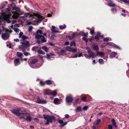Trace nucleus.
<instances>
[{"mask_svg":"<svg viewBox=\"0 0 129 129\" xmlns=\"http://www.w3.org/2000/svg\"><path fill=\"white\" fill-rule=\"evenodd\" d=\"M11 111L16 116H19V118L20 119H23L29 122L31 121V117L30 115L27 116L26 118L25 117V115L28 113L27 110H25L21 112L20 109L19 108L11 110Z\"/></svg>","mask_w":129,"mask_h":129,"instance_id":"f257e3e1","label":"nucleus"},{"mask_svg":"<svg viewBox=\"0 0 129 129\" xmlns=\"http://www.w3.org/2000/svg\"><path fill=\"white\" fill-rule=\"evenodd\" d=\"M43 34V31L41 30H39L37 31V34L35 35V38L37 39L38 43H40L41 42H46L47 40L45 39L44 37L40 34Z\"/></svg>","mask_w":129,"mask_h":129,"instance_id":"f03ea898","label":"nucleus"},{"mask_svg":"<svg viewBox=\"0 0 129 129\" xmlns=\"http://www.w3.org/2000/svg\"><path fill=\"white\" fill-rule=\"evenodd\" d=\"M24 17H31L33 18H37V21L38 22H41L43 19V17L38 14L34 13H26L25 14Z\"/></svg>","mask_w":129,"mask_h":129,"instance_id":"7ed1b4c3","label":"nucleus"},{"mask_svg":"<svg viewBox=\"0 0 129 129\" xmlns=\"http://www.w3.org/2000/svg\"><path fill=\"white\" fill-rule=\"evenodd\" d=\"M43 116L44 118L46 120L47 122L45 123L46 125L49 124V122L52 123V122L53 120L54 119V116L52 115L49 116L44 114Z\"/></svg>","mask_w":129,"mask_h":129,"instance_id":"20e7f679","label":"nucleus"},{"mask_svg":"<svg viewBox=\"0 0 129 129\" xmlns=\"http://www.w3.org/2000/svg\"><path fill=\"white\" fill-rule=\"evenodd\" d=\"M8 13V12H6V13H2L1 14L4 23H5V21H7L8 23H10L11 22V21L8 19L10 16L9 15Z\"/></svg>","mask_w":129,"mask_h":129,"instance_id":"39448f33","label":"nucleus"},{"mask_svg":"<svg viewBox=\"0 0 129 129\" xmlns=\"http://www.w3.org/2000/svg\"><path fill=\"white\" fill-rule=\"evenodd\" d=\"M6 9L7 10V12H8V14L10 16L12 15V14H13V15L12 16V17L13 18H16L18 17L19 16V14L16 12H12L9 13V12L10 10V8H9L8 9Z\"/></svg>","mask_w":129,"mask_h":129,"instance_id":"423d86ee","label":"nucleus"},{"mask_svg":"<svg viewBox=\"0 0 129 129\" xmlns=\"http://www.w3.org/2000/svg\"><path fill=\"white\" fill-rule=\"evenodd\" d=\"M86 50L87 51L88 53L89 54L90 59L91 57L94 58L95 56H96V55H95L94 53L92 52L89 48H86Z\"/></svg>","mask_w":129,"mask_h":129,"instance_id":"0eeeda50","label":"nucleus"},{"mask_svg":"<svg viewBox=\"0 0 129 129\" xmlns=\"http://www.w3.org/2000/svg\"><path fill=\"white\" fill-rule=\"evenodd\" d=\"M23 33L22 32H20L19 34V38H21L22 40L27 39L28 37L23 35Z\"/></svg>","mask_w":129,"mask_h":129,"instance_id":"6e6552de","label":"nucleus"},{"mask_svg":"<svg viewBox=\"0 0 129 129\" xmlns=\"http://www.w3.org/2000/svg\"><path fill=\"white\" fill-rule=\"evenodd\" d=\"M2 37L3 40H6L8 39L9 37V35L7 33H4L2 35Z\"/></svg>","mask_w":129,"mask_h":129,"instance_id":"1a4fd4ad","label":"nucleus"},{"mask_svg":"<svg viewBox=\"0 0 129 129\" xmlns=\"http://www.w3.org/2000/svg\"><path fill=\"white\" fill-rule=\"evenodd\" d=\"M96 53L98 55H99L101 56L102 57H103L104 58H108L107 56L103 57L105 55V53L102 51L97 52Z\"/></svg>","mask_w":129,"mask_h":129,"instance_id":"9d476101","label":"nucleus"},{"mask_svg":"<svg viewBox=\"0 0 129 129\" xmlns=\"http://www.w3.org/2000/svg\"><path fill=\"white\" fill-rule=\"evenodd\" d=\"M36 102L39 104H45L46 103V101L45 100H41L39 98H37Z\"/></svg>","mask_w":129,"mask_h":129,"instance_id":"9b49d317","label":"nucleus"},{"mask_svg":"<svg viewBox=\"0 0 129 129\" xmlns=\"http://www.w3.org/2000/svg\"><path fill=\"white\" fill-rule=\"evenodd\" d=\"M14 3H13L11 5V7L12 8L13 10H15L18 12H19L20 11V9L18 7H17L16 6H13V5Z\"/></svg>","mask_w":129,"mask_h":129,"instance_id":"f8f14e48","label":"nucleus"},{"mask_svg":"<svg viewBox=\"0 0 129 129\" xmlns=\"http://www.w3.org/2000/svg\"><path fill=\"white\" fill-rule=\"evenodd\" d=\"M107 44H109L110 46H113L117 49H120V48L119 47L116 45V44L112 42H108V43Z\"/></svg>","mask_w":129,"mask_h":129,"instance_id":"ddd939ff","label":"nucleus"},{"mask_svg":"<svg viewBox=\"0 0 129 129\" xmlns=\"http://www.w3.org/2000/svg\"><path fill=\"white\" fill-rule=\"evenodd\" d=\"M66 101L68 103H72V102L73 98L72 97L70 96H67L66 99Z\"/></svg>","mask_w":129,"mask_h":129,"instance_id":"4468645a","label":"nucleus"},{"mask_svg":"<svg viewBox=\"0 0 129 129\" xmlns=\"http://www.w3.org/2000/svg\"><path fill=\"white\" fill-rule=\"evenodd\" d=\"M82 56V53H77L75 54L74 55L71 56V57L73 58H77V57H80Z\"/></svg>","mask_w":129,"mask_h":129,"instance_id":"2eb2a0df","label":"nucleus"},{"mask_svg":"<svg viewBox=\"0 0 129 129\" xmlns=\"http://www.w3.org/2000/svg\"><path fill=\"white\" fill-rule=\"evenodd\" d=\"M22 46L25 47H27L29 45V41H26L25 42H21Z\"/></svg>","mask_w":129,"mask_h":129,"instance_id":"dca6fc26","label":"nucleus"},{"mask_svg":"<svg viewBox=\"0 0 129 129\" xmlns=\"http://www.w3.org/2000/svg\"><path fill=\"white\" fill-rule=\"evenodd\" d=\"M17 55L20 58L21 60H23L22 56L23 55V53L21 52H17L16 53Z\"/></svg>","mask_w":129,"mask_h":129,"instance_id":"f3484780","label":"nucleus"},{"mask_svg":"<svg viewBox=\"0 0 129 129\" xmlns=\"http://www.w3.org/2000/svg\"><path fill=\"white\" fill-rule=\"evenodd\" d=\"M117 54V52H112L110 54V57L111 58L114 57L116 56Z\"/></svg>","mask_w":129,"mask_h":129,"instance_id":"a211bd4d","label":"nucleus"},{"mask_svg":"<svg viewBox=\"0 0 129 129\" xmlns=\"http://www.w3.org/2000/svg\"><path fill=\"white\" fill-rule=\"evenodd\" d=\"M51 30L54 33H58L59 32L58 31L55 30V27L54 26H52V28Z\"/></svg>","mask_w":129,"mask_h":129,"instance_id":"6ab92c4d","label":"nucleus"},{"mask_svg":"<svg viewBox=\"0 0 129 129\" xmlns=\"http://www.w3.org/2000/svg\"><path fill=\"white\" fill-rule=\"evenodd\" d=\"M93 48L95 50L98 51L99 49L98 48V46L97 44H94L93 45Z\"/></svg>","mask_w":129,"mask_h":129,"instance_id":"aec40b11","label":"nucleus"},{"mask_svg":"<svg viewBox=\"0 0 129 129\" xmlns=\"http://www.w3.org/2000/svg\"><path fill=\"white\" fill-rule=\"evenodd\" d=\"M112 123L113 125L116 128H117V126L116 125V122L114 119H112L111 120Z\"/></svg>","mask_w":129,"mask_h":129,"instance_id":"412c9836","label":"nucleus"},{"mask_svg":"<svg viewBox=\"0 0 129 129\" xmlns=\"http://www.w3.org/2000/svg\"><path fill=\"white\" fill-rule=\"evenodd\" d=\"M54 102L56 104H60V102L59 100L57 98H56L54 100Z\"/></svg>","mask_w":129,"mask_h":129,"instance_id":"4be33fe9","label":"nucleus"},{"mask_svg":"<svg viewBox=\"0 0 129 129\" xmlns=\"http://www.w3.org/2000/svg\"><path fill=\"white\" fill-rule=\"evenodd\" d=\"M107 1H110V2L108 4V6L110 7H114L115 6V5L110 0H106Z\"/></svg>","mask_w":129,"mask_h":129,"instance_id":"5701e85b","label":"nucleus"},{"mask_svg":"<svg viewBox=\"0 0 129 129\" xmlns=\"http://www.w3.org/2000/svg\"><path fill=\"white\" fill-rule=\"evenodd\" d=\"M38 61V59H34L32 60L31 62V63L32 64H34L36 63Z\"/></svg>","mask_w":129,"mask_h":129,"instance_id":"b1692460","label":"nucleus"},{"mask_svg":"<svg viewBox=\"0 0 129 129\" xmlns=\"http://www.w3.org/2000/svg\"><path fill=\"white\" fill-rule=\"evenodd\" d=\"M38 53L39 54H44L45 53L43 51L41 50V48H40L38 51Z\"/></svg>","mask_w":129,"mask_h":129,"instance_id":"393cba45","label":"nucleus"},{"mask_svg":"<svg viewBox=\"0 0 129 129\" xmlns=\"http://www.w3.org/2000/svg\"><path fill=\"white\" fill-rule=\"evenodd\" d=\"M53 82V81L50 80H47L46 81V83L48 85H50L52 84Z\"/></svg>","mask_w":129,"mask_h":129,"instance_id":"a878e982","label":"nucleus"},{"mask_svg":"<svg viewBox=\"0 0 129 129\" xmlns=\"http://www.w3.org/2000/svg\"><path fill=\"white\" fill-rule=\"evenodd\" d=\"M42 48L46 52L48 51V50H49V48L46 46H43Z\"/></svg>","mask_w":129,"mask_h":129,"instance_id":"bb28decb","label":"nucleus"},{"mask_svg":"<svg viewBox=\"0 0 129 129\" xmlns=\"http://www.w3.org/2000/svg\"><path fill=\"white\" fill-rule=\"evenodd\" d=\"M14 62L15 64H19L20 63L19 62V59L18 58L16 59L14 61Z\"/></svg>","mask_w":129,"mask_h":129,"instance_id":"cd10ccee","label":"nucleus"},{"mask_svg":"<svg viewBox=\"0 0 129 129\" xmlns=\"http://www.w3.org/2000/svg\"><path fill=\"white\" fill-rule=\"evenodd\" d=\"M59 27L60 29L62 30L65 28L66 27V26L64 24L63 25L59 26Z\"/></svg>","mask_w":129,"mask_h":129,"instance_id":"c85d7f7f","label":"nucleus"},{"mask_svg":"<svg viewBox=\"0 0 129 129\" xmlns=\"http://www.w3.org/2000/svg\"><path fill=\"white\" fill-rule=\"evenodd\" d=\"M80 34L82 36L85 37H87V33H85L83 32H80Z\"/></svg>","mask_w":129,"mask_h":129,"instance_id":"c756f323","label":"nucleus"},{"mask_svg":"<svg viewBox=\"0 0 129 129\" xmlns=\"http://www.w3.org/2000/svg\"><path fill=\"white\" fill-rule=\"evenodd\" d=\"M99 62L100 64H103L104 63V61L102 59H99Z\"/></svg>","mask_w":129,"mask_h":129,"instance_id":"7c9ffc66","label":"nucleus"},{"mask_svg":"<svg viewBox=\"0 0 129 129\" xmlns=\"http://www.w3.org/2000/svg\"><path fill=\"white\" fill-rule=\"evenodd\" d=\"M23 51L24 52V55H25L27 56L28 55H30V53H29L27 52H25L24 50H23Z\"/></svg>","mask_w":129,"mask_h":129,"instance_id":"2f4dec72","label":"nucleus"},{"mask_svg":"<svg viewBox=\"0 0 129 129\" xmlns=\"http://www.w3.org/2000/svg\"><path fill=\"white\" fill-rule=\"evenodd\" d=\"M38 47L37 46L33 47L32 49V50L33 51H36Z\"/></svg>","mask_w":129,"mask_h":129,"instance_id":"473e14b6","label":"nucleus"},{"mask_svg":"<svg viewBox=\"0 0 129 129\" xmlns=\"http://www.w3.org/2000/svg\"><path fill=\"white\" fill-rule=\"evenodd\" d=\"M56 90H55L53 91L51 93V94L52 95L54 96L56 95L57 94V93L56 92Z\"/></svg>","mask_w":129,"mask_h":129,"instance_id":"72a5a7b5","label":"nucleus"},{"mask_svg":"<svg viewBox=\"0 0 129 129\" xmlns=\"http://www.w3.org/2000/svg\"><path fill=\"white\" fill-rule=\"evenodd\" d=\"M3 17L2 16V17H0V18L1 19V20H0V24H4V23H2V22L3 21Z\"/></svg>","mask_w":129,"mask_h":129,"instance_id":"f704fd0d","label":"nucleus"},{"mask_svg":"<svg viewBox=\"0 0 129 129\" xmlns=\"http://www.w3.org/2000/svg\"><path fill=\"white\" fill-rule=\"evenodd\" d=\"M74 45V47L76 46V44L74 42H71L70 44V46L72 47V46Z\"/></svg>","mask_w":129,"mask_h":129,"instance_id":"c9c22d12","label":"nucleus"},{"mask_svg":"<svg viewBox=\"0 0 129 129\" xmlns=\"http://www.w3.org/2000/svg\"><path fill=\"white\" fill-rule=\"evenodd\" d=\"M72 48L69 47H67L66 48V49L69 51H71V50Z\"/></svg>","mask_w":129,"mask_h":129,"instance_id":"e433bc0d","label":"nucleus"},{"mask_svg":"<svg viewBox=\"0 0 129 129\" xmlns=\"http://www.w3.org/2000/svg\"><path fill=\"white\" fill-rule=\"evenodd\" d=\"M77 51L76 49L75 48H72L71 50V51L73 52H76Z\"/></svg>","mask_w":129,"mask_h":129,"instance_id":"4c0bfd02","label":"nucleus"},{"mask_svg":"<svg viewBox=\"0 0 129 129\" xmlns=\"http://www.w3.org/2000/svg\"><path fill=\"white\" fill-rule=\"evenodd\" d=\"M13 29L15 31L16 33L19 32V29L17 28H14Z\"/></svg>","mask_w":129,"mask_h":129,"instance_id":"58836bf2","label":"nucleus"},{"mask_svg":"<svg viewBox=\"0 0 129 129\" xmlns=\"http://www.w3.org/2000/svg\"><path fill=\"white\" fill-rule=\"evenodd\" d=\"M58 121L60 124H62L63 123V121L61 120L58 119Z\"/></svg>","mask_w":129,"mask_h":129,"instance_id":"ea45409f","label":"nucleus"},{"mask_svg":"<svg viewBox=\"0 0 129 129\" xmlns=\"http://www.w3.org/2000/svg\"><path fill=\"white\" fill-rule=\"evenodd\" d=\"M81 108L80 107H79L77 108H76V110L78 111H81Z\"/></svg>","mask_w":129,"mask_h":129,"instance_id":"a19ab883","label":"nucleus"},{"mask_svg":"<svg viewBox=\"0 0 129 129\" xmlns=\"http://www.w3.org/2000/svg\"><path fill=\"white\" fill-rule=\"evenodd\" d=\"M124 2L129 4V0H120Z\"/></svg>","mask_w":129,"mask_h":129,"instance_id":"79ce46f5","label":"nucleus"},{"mask_svg":"<svg viewBox=\"0 0 129 129\" xmlns=\"http://www.w3.org/2000/svg\"><path fill=\"white\" fill-rule=\"evenodd\" d=\"M40 84L42 86H43L45 84V83L42 81H40Z\"/></svg>","mask_w":129,"mask_h":129,"instance_id":"37998d69","label":"nucleus"},{"mask_svg":"<svg viewBox=\"0 0 129 129\" xmlns=\"http://www.w3.org/2000/svg\"><path fill=\"white\" fill-rule=\"evenodd\" d=\"M33 27L32 26H31L29 27L28 28V31L29 32H31L33 29Z\"/></svg>","mask_w":129,"mask_h":129,"instance_id":"c03bdc74","label":"nucleus"},{"mask_svg":"<svg viewBox=\"0 0 129 129\" xmlns=\"http://www.w3.org/2000/svg\"><path fill=\"white\" fill-rule=\"evenodd\" d=\"M82 39L83 40H84L86 42H88V40L85 37H83L82 38Z\"/></svg>","mask_w":129,"mask_h":129,"instance_id":"a18cd8bd","label":"nucleus"},{"mask_svg":"<svg viewBox=\"0 0 129 129\" xmlns=\"http://www.w3.org/2000/svg\"><path fill=\"white\" fill-rule=\"evenodd\" d=\"M90 33L91 35L93 34L94 33V31L93 29H90Z\"/></svg>","mask_w":129,"mask_h":129,"instance_id":"49530a36","label":"nucleus"},{"mask_svg":"<svg viewBox=\"0 0 129 129\" xmlns=\"http://www.w3.org/2000/svg\"><path fill=\"white\" fill-rule=\"evenodd\" d=\"M84 55L86 58L87 59H90L89 56V55H87V54H84Z\"/></svg>","mask_w":129,"mask_h":129,"instance_id":"de8ad7c7","label":"nucleus"},{"mask_svg":"<svg viewBox=\"0 0 129 129\" xmlns=\"http://www.w3.org/2000/svg\"><path fill=\"white\" fill-rule=\"evenodd\" d=\"M111 11L113 13L116 12V10L115 8H113L111 9Z\"/></svg>","mask_w":129,"mask_h":129,"instance_id":"09e8293b","label":"nucleus"},{"mask_svg":"<svg viewBox=\"0 0 129 129\" xmlns=\"http://www.w3.org/2000/svg\"><path fill=\"white\" fill-rule=\"evenodd\" d=\"M108 127L109 129H112L113 128L111 124H109Z\"/></svg>","mask_w":129,"mask_h":129,"instance_id":"8fccbe9b","label":"nucleus"},{"mask_svg":"<svg viewBox=\"0 0 129 129\" xmlns=\"http://www.w3.org/2000/svg\"><path fill=\"white\" fill-rule=\"evenodd\" d=\"M101 122V120L99 119L97 120L96 121V125L98 124Z\"/></svg>","mask_w":129,"mask_h":129,"instance_id":"3c124183","label":"nucleus"},{"mask_svg":"<svg viewBox=\"0 0 129 129\" xmlns=\"http://www.w3.org/2000/svg\"><path fill=\"white\" fill-rule=\"evenodd\" d=\"M88 108V107L87 106L84 107L83 108V109L84 110H86Z\"/></svg>","mask_w":129,"mask_h":129,"instance_id":"603ef678","label":"nucleus"},{"mask_svg":"<svg viewBox=\"0 0 129 129\" xmlns=\"http://www.w3.org/2000/svg\"><path fill=\"white\" fill-rule=\"evenodd\" d=\"M34 120L35 121L38 122L39 121V119L37 118H35L34 119Z\"/></svg>","mask_w":129,"mask_h":129,"instance_id":"864d4df0","label":"nucleus"},{"mask_svg":"<svg viewBox=\"0 0 129 129\" xmlns=\"http://www.w3.org/2000/svg\"><path fill=\"white\" fill-rule=\"evenodd\" d=\"M68 121L67 122H65V123H64L63 124L61 125V126H63L64 125H66L68 123Z\"/></svg>","mask_w":129,"mask_h":129,"instance_id":"5fc2aeb1","label":"nucleus"},{"mask_svg":"<svg viewBox=\"0 0 129 129\" xmlns=\"http://www.w3.org/2000/svg\"><path fill=\"white\" fill-rule=\"evenodd\" d=\"M55 36L53 34H52L51 35V39H53L55 37Z\"/></svg>","mask_w":129,"mask_h":129,"instance_id":"6e6d98bb","label":"nucleus"},{"mask_svg":"<svg viewBox=\"0 0 129 129\" xmlns=\"http://www.w3.org/2000/svg\"><path fill=\"white\" fill-rule=\"evenodd\" d=\"M46 57L48 59H49L50 58V55L49 54H47Z\"/></svg>","mask_w":129,"mask_h":129,"instance_id":"4d7b16f0","label":"nucleus"},{"mask_svg":"<svg viewBox=\"0 0 129 129\" xmlns=\"http://www.w3.org/2000/svg\"><path fill=\"white\" fill-rule=\"evenodd\" d=\"M109 40V39L108 38H105L104 39V41H108Z\"/></svg>","mask_w":129,"mask_h":129,"instance_id":"13d9d810","label":"nucleus"},{"mask_svg":"<svg viewBox=\"0 0 129 129\" xmlns=\"http://www.w3.org/2000/svg\"><path fill=\"white\" fill-rule=\"evenodd\" d=\"M95 39L96 40H99V38H98V36L96 35L94 37Z\"/></svg>","mask_w":129,"mask_h":129,"instance_id":"bf43d9fd","label":"nucleus"},{"mask_svg":"<svg viewBox=\"0 0 129 129\" xmlns=\"http://www.w3.org/2000/svg\"><path fill=\"white\" fill-rule=\"evenodd\" d=\"M69 114H66L65 115V117L66 118H68L69 117Z\"/></svg>","mask_w":129,"mask_h":129,"instance_id":"052dcab7","label":"nucleus"},{"mask_svg":"<svg viewBox=\"0 0 129 129\" xmlns=\"http://www.w3.org/2000/svg\"><path fill=\"white\" fill-rule=\"evenodd\" d=\"M77 33H73L72 35V36L73 37V38H74L76 35Z\"/></svg>","mask_w":129,"mask_h":129,"instance_id":"680f3d73","label":"nucleus"},{"mask_svg":"<svg viewBox=\"0 0 129 129\" xmlns=\"http://www.w3.org/2000/svg\"><path fill=\"white\" fill-rule=\"evenodd\" d=\"M86 96H84V97H82L81 99L83 101H84L86 99Z\"/></svg>","mask_w":129,"mask_h":129,"instance_id":"e2e57ef3","label":"nucleus"},{"mask_svg":"<svg viewBox=\"0 0 129 129\" xmlns=\"http://www.w3.org/2000/svg\"><path fill=\"white\" fill-rule=\"evenodd\" d=\"M65 51L63 50H61V54H62L63 53H65Z\"/></svg>","mask_w":129,"mask_h":129,"instance_id":"0e129e2a","label":"nucleus"},{"mask_svg":"<svg viewBox=\"0 0 129 129\" xmlns=\"http://www.w3.org/2000/svg\"><path fill=\"white\" fill-rule=\"evenodd\" d=\"M14 41H15L16 42H18L19 41V40L18 39H15L14 40Z\"/></svg>","mask_w":129,"mask_h":129,"instance_id":"69168bd1","label":"nucleus"},{"mask_svg":"<svg viewBox=\"0 0 129 129\" xmlns=\"http://www.w3.org/2000/svg\"><path fill=\"white\" fill-rule=\"evenodd\" d=\"M128 66L129 67V70H128V71H127L126 72V73H127V74L128 76L129 77V76L128 75V73H129V64L128 65Z\"/></svg>","mask_w":129,"mask_h":129,"instance_id":"338daca9","label":"nucleus"},{"mask_svg":"<svg viewBox=\"0 0 129 129\" xmlns=\"http://www.w3.org/2000/svg\"><path fill=\"white\" fill-rule=\"evenodd\" d=\"M69 43L68 42H66L65 43V45H68L69 44Z\"/></svg>","mask_w":129,"mask_h":129,"instance_id":"774afa93","label":"nucleus"}]
</instances>
